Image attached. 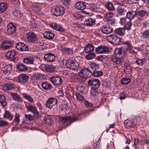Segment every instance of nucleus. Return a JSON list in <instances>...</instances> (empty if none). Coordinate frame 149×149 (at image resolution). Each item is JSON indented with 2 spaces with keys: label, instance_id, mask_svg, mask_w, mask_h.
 I'll return each mask as SVG.
<instances>
[{
  "label": "nucleus",
  "instance_id": "obj_62",
  "mask_svg": "<svg viewBox=\"0 0 149 149\" xmlns=\"http://www.w3.org/2000/svg\"><path fill=\"white\" fill-rule=\"evenodd\" d=\"M86 58L88 60L92 59L93 58V53H91L88 54L86 56Z\"/></svg>",
  "mask_w": 149,
  "mask_h": 149
},
{
  "label": "nucleus",
  "instance_id": "obj_11",
  "mask_svg": "<svg viewBox=\"0 0 149 149\" xmlns=\"http://www.w3.org/2000/svg\"><path fill=\"white\" fill-rule=\"evenodd\" d=\"M29 78V77L27 75L24 74H22L18 77L17 81L19 83L24 84L27 81Z\"/></svg>",
  "mask_w": 149,
  "mask_h": 149
},
{
  "label": "nucleus",
  "instance_id": "obj_46",
  "mask_svg": "<svg viewBox=\"0 0 149 149\" xmlns=\"http://www.w3.org/2000/svg\"><path fill=\"white\" fill-rule=\"evenodd\" d=\"M45 69L47 71L52 72L54 70L55 68L53 65H48L46 66Z\"/></svg>",
  "mask_w": 149,
  "mask_h": 149
},
{
  "label": "nucleus",
  "instance_id": "obj_40",
  "mask_svg": "<svg viewBox=\"0 0 149 149\" xmlns=\"http://www.w3.org/2000/svg\"><path fill=\"white\" fill-rule=\"evenodd\" d=\"M62 50L63 54H67L71 55L73 53L72 50L69 48H64Z\"/></svg>",
  "mask_w": 149,
  "mask_h": 149
},
{
  "label": "nucleus",
  "instance_id": "obj_21",
  "mask_svg": "<svg viewBox=\"0 0 149 149\" xmlns=\"http://www.w3.org/2000/svg\"><path fill=\"white\" fill-rule=\"evenodd\" d=\"M111 60L113 63L118 65L120 64L122 62L121 59L116 55L111 57Z\"/></svg>",
  "mask_w": 149,
  "mask_h": 149
},
{
  "label": "nucleus",
  "instance_id": "obj_15",
  "mask_svg": "<svg viewBox=\"0 0 149 149\" xmlns=\"http://www.w3.org/2000/svg\"><path fill=\"white\" fill-rule=\"evenodd\" d=\"M7 27V31L9 34H13L15 32L16 30V27L12 23L9 24Z\"/></svg>",
  "mask_w": 149,
  "mask_h": 149
},
{
  "label": "nucleus",
  "instance_id": "obj_12",
  "mask_svg": "<svg viewBox=\"0 0 149 149\" xmlns=\"http://www.w3.org/2000/svg\"><path fill=\"white\" fill-rule=\"evenodd\" d=\"M44 57L46 61L49 62H53L55 59V56L52 53L46 54Z\"/></svg>",
  "mask_w": 149,
  "mask_h": 149
},
{
  "label": "nucleus",
  "instance_id": "obj_50",
  "mask_svg": "<svg viewBox=\"0 0 149 149\" xmlns=\"http://www.w3.org/2000/svg\"><path fill=\"white\" fill-rule=\"evenodd\" d=\"M130 81L129 78H123L121 80V83L123 84H127Z\"/></svg>",
  "mask_w": 149,
  "mask_h": 149
},
{
  "label": "nucleus",
  "instance_id": "obj_39",
  "mask_svg": "<svg viewBox=\"0 0 149 149\" xmlns=\"http://www.w3.org/2000/svg\"><path fill=\"white\" fill-rule=\"evenodd\" d=\"M105 6L108 10H113L115 9L113 4L110 2H107L105 3Z\"/></svg>",
  "mask_w": 149,
  "mask_h": 149
},
{
  "label": "nucleus",
  "instance_id": "obj_9",
  "mask_svg": "<svg viewBox=\"0 0 149 149\" xmlns=\"http://www.w3.org/2000/svg\"><path fill=\"white\" fill-rule=\"evenodd\" d=\"M50 79L52 83L55 85H59L62 83V80L60 77H52Z\"/></svg>",
  "mask_w": 149,
  "mask_h": 149
},
{
  "label": "nucleus",
  "instance_id": "obj_48",
  "mask_svg": "<svg viewBox=\"0 0 149 149\" xmlns=\"http://www.w3.org/2000/svg\"><path fill=\"white\" fill-rule=\"evenodd\" d=\"M13 14L14 15L18 18L21 17L22 15L20 12L17 10H15L13 12Z\"/></svg>",
  "mask_w": 149,
  "mask_h": 149
},
{
  "label": "nucleus",
  "instance_id": "obj_25",
  "mask_svg": "<svg viewBox=\"0 0 149 149\" xmlns=\"http://www.w3.org/2000/svg\"><path fill=\"white\" fill-rule=\"evenodd\" d=\"M124 124L127 127H134L135 126V123L132 120H125Z\"/></svg>",
  "mask_w": 149,
  "mask_h": 149
},
{
  "label": "nucleus",
  "instance_id": "obj_31",
  "mask_svg": "<svg viewBox=\"0 0 149 149\" xmlns=\"http://www.w3.org/2000/svg\"><path fill=\"white\" fill-rule=\"evenodd\" d=\"M11 95L13 98L14 100L19 102L22 101V98L17 93H12Z\"/></svg>",
  "mask_w": 149,
  "mask_h": 149
},
{
  "label": "nucleus",
  "instance_id": "obj_61",
  "mask_svg": "<svg viewBox=\"0 0 149 149\" xmlns=\"http://www.w3.org/2000/svg\"><path fill=\"white\" fill-rule=\"evenodd\" d=\"M100 141L98 140L97 142L94 144V149H99Z\"/></svg>",
  "mask_w": 149,
  "mask_h": 149
},
{
  "label": "nucleus",
  "instance_id": "obj_36",
  "mask_svg": "<svg viewBox=\"0 0 149 149\" xmlns=\"http://www.w3.org/2000/svg\"><path fill=\"white\" fill-rule=\"evenodd\" d=\"M142 37L145 39L149 38V28L144 30L142 33Z\"/></svg>",
  "mask_w": 149,
  "mask_h": 149
},
{
  "label": "nucleus",
  "instance_id": "obj_2",
  "mask_svg": "<svg viewBox=\"0 0 149 149\" xmlns=\"http://www.w3.org/2000/svg\"><path fill=\"white\" fill-rule=\"evenodd\" d=\"M65 65L68 68L73 70L77 69L79 66V63L75 60H68L66 62Z\"/></svg>",
  "mask_w": 149,
  "mask_h": 149
},
{
  "label": "nucleus",
  "instance_id": "obj_52",
  "mask_svg": "<svg viewBox=\"0 0 149 149\" xmlns=\"http://www.w3.org/2000/svg\"><path fill=\"white\" fill-rule=\"evenodd\" d=\"M102 74V72L101 71H98L95 70L94 71V76L98 77H100Z\"/></svg>",
  "mask_w": 149,
  "mask_h": 149
},
{
  "label": "nucleus",
  "instance_id": "obj_13",
  "mask_svg": "<svg viewBox=\"0 0 149 149\" xmlns=\"http://www.w3.org/2000/svg\"><path fill=\"white\" fill-rule=\"evenodd\" d=\"M95 51L97 53L101 54L108 52L109 49L107 46H100L96 48Z\"/></svg>",
  "mask_w": 149,
  "mask_h": 149
},
{
  "label": "nucleus",
  "instance_id": "obj_38",
  "mask_svg": "<svg viewBox=\"0 0 149 149\" xmlns=\"http://www.w3.org/2000/svg\"><path fill=\"white\" fill-rule=\"evenodd\" d=\"M3 117L10 120H12L13 118V116L8 111L6 110L3 114Z\"/></svg>",
  "mask_w": 149,
  "mask_h": 149
},
{
  "label": "nucleus",
  "instance_id": "obj_64",
  "mask_svg": "<svg viewBox=\"0 0 149 149\" xmlns=\"http://www.w3.org/2000/svg\"><path fill=\"white\" fill-rule=\"evenodd\" d=\"M127 19L126 18H122L120 19V23L122 25H124V24L127 22Z\"/></svg>",
  "mask_w": 149,
  "mask_h": 149
},
{
  "label": "nucleus",
  "instance_id": "obj_63",
  "mask_svg": "<svg viewBox=\"0 0 149 149\" xmlns=\"http://www.w3.org/2000/svg\"><path fill=\"white\" fill-rule=\"evenodd\" d=\"M141 140L143 142V144L146 143L148 144L149 143V138L148 137L142 138Z\"/></svg>",
  "mask_w": 149,
  "mask_h": 149
},
{
  "label": "nucleus",
  "instance_id": "obj_8",
  "mask_svg": "<svg viewBox=\"0 0 149 149\" xmlns=\"http://www.w3.org/2000/svg\"><path fill=\"white\" fill-rule=\"evenodd\" d=\"M114 54L122 59L125 58L127 55L126 52L120 48L115 49Z\"/></svg>",
  "mask_w": 149,
  "mask_h": 149
},
{
  "label": "nucleus",
  "instance_id": "obj_32",
  "mask_svg": "<svg viewBox=\"0 0 149 149\" xmlns=\"http://www.w3.org/2000/svg\"><path fill=\"white\" fill-rule=\"evenodd\" d=\"M0 104L3 107H4L7 105L6 98L3 95H0Z\"/></svg>",
  "mask_w": 149,
  "mask_h": 149
},
{
  "label": "nucleus",
  "instance_id": "obj_4",
  "mask_svg": "<svg viewBox=\"0 0 149 149\" xmlns=\"http://www.w3.org/2000/svg\"><path fill=\"white\" fill-rule=\"evenodd\" d=\"M79 74L81 77L86 79L91 77L92 72L88 69L84 68L80 71Z\"/></svg>",
  "mask_w": 149,
  "mask_h": 149
},
{
  "label": "nucleus",
  "instance_id": "obj_45",
  "mask_svg": "<svg viewBox=\"0 0 149 149\" xmlns=\"http://www.w3.org/2000/svg\"><path fill=\"white\" fill-rule=\"evenodd\" d=\"M17 69L19 71H25L27 69L24 65L22 64L17 65Z\"/></svg>",
  "mask_w": 149,
  "mask_h": 149
},
{
  "label": "nucleus",
  "instance_id": "obj_30",
  "mask_svg": "<svg viewBox=\"0 0 149 149\" xmlns=\"http://www.w3.org/2000/svg\"><path fill=\"white\" fill-rule=\"evenodd\" d=\"M12 69V66L10 65H8L5 66L3 69V71L6 74H9Z\"/></svg>",
  "mask_w": 149,
  "mask_h": 149
},
{
  "label": "nucleus",
  "instance_id": "obj_37",
  "mask_svg": "<svg viewBox=\"0 0 149 149\" xmlns=\"http://www.w3.org/2000/svg\"><path fill=\"white\" fill-rule=\"evenodd\" d=\"M124 70L126 74H130L132 71L130 66L128 64L125 65L124 66Z\"/></svg>",
  "mask_w": 149,
  "mask_h": 149
},
{
  "label": "nucleus",
  "instance_id": "obj_47",
  "mask_svg": "<svg viewBox=\"0 0 149 149\" xmlns=\"http://www.w3.org/2000/svg\"><path fill=\"white\" fill-rule=\"evenodd\" d=\"M114 15V13L110 12L107 13H106L105 15V18L107 21L111 19V18Z\"/></svg>",
  "mask_w": 149,
  "mask_h": 149
},
{
  "label": "nucleus",
  "instance_id": "obj_1",
  "mask_svg": "<svg viewBox=\"0 0 149 149\" xmlns=\"http://www.w3.org/2000/svg\"><path fill=\"white\" fill-rule=\"evenodd\" d=\"M106 39L109 42L113 44H118L120 42V38L114 34L107 36L106 37Z\"/></svg>",
  "mask_w": 149,
  "mask_h": 149
},
{
  "label": "nucleus",
  "instance_id": "obj_5",
  "mask_svg": "<svg viewBox=\"0 0 149 149\" xmlns=\"http://www.w3.org/2000/svg\"><path fill=\"white\" fill-rule=\"evenodd\" d=\"M26 37L29 42L33 43L37 40V36L36 34L32 32H29L26 35Z\"/></svg>",
  "mask_w": 149,
  "mask_h": 149
},
{
  "label": "nucleus",
  "instance_id": "obj_3",
  "mask_svg": "<svg viewBox=\"0 0 149 149\" xmlns=\"http://www.w3.org/2000/svg\"><path fill=\"white\" fill-rule=\"evenodd\" d=\"M64 12V8L62 6L56 7L55 8L52 9L51 10L52 14L56 16L63 15Z\"/></svg>",
  "mask_w": 149,
  "mask_h": 149
},
{
  "label": "nucleus",
  "instance_id": "obj_57",
  "mask_svg": "<svg viewBox=\"0 0 149 149\" xmlns=\"http://www.w3.org/2000/svg\"><path fill=\"white\" fill-rule=\"evenodd\" d=\"M135 62L139 65H142L145 63V61L144 59H138L135 61Z\"/></svg>",
  "mask_w": 149,
  "mask_h": 149
},
{
  "label": "nucleus",
  "instance_id": "obj_17",
  "mask_svg": "<svg viewBox=\"0 0 149 149\" xmlns=\"http://www.w3.org/2000/svg\"><path fill=\"white\" fill-rule=\"evenodd\" d=\"M147 12L143 10H141L136 12V16L139 20H141L147 14Z\"/></svg>",
  "mask_w": 149,
  "mask_h": 149
},
{
  "label": "nucleus",
  "instance_id": "obj_34",
  "mask_svg": "<svg viewBox=\"0 0 149 149\" xmlns=\"http://www.w3.org/2000/svg\"><path fill=\"white\" fill-rule=\"evenodd\" d=\"M34 58L32 57H26L24 58V62L26 64H32L34 61Z\"/></svg>",
  "mask_w": 149,
  "mask_h": 149
},
{
  "label": "nucleus",
  "instance_id": "obj_53",
  "mask_svg": "<svg viewBox=\"0 0 149 149\" xmlns=\"http://www.w3.org/2000/svg\"><path fill=\"white\" fill-rule=\"evenodd\" d=\"M124 24H125L124 26L125 27V29H126L127 30L129 29L130 27L132 25L131 21L130 20L129 21H127V22H126Z\"/></svg>",
  "mask_w": 149,
  "mask_h": 149
},
{
  "label": "nucleus",
  "instance_id": "obj_7",
  "mask_svg": "<svg viewBox=\"0 0 149 149\" xmlns=\"http://www.w3.org/2000/svg\"><path fill=\"white\" fill-rule=\"evenodd\" d=\"M57 103V100L54 98L51 97L49 98L46 102L45 105L46 107L49 109L52 108L54 106L56 105Z\"/></svg>",
  "mask_w": 149,
  "mask_h": 149
},
{
  "label": "nucleus",
  "instance_id": "obj_29",
  "mask_svg": "<svg viewBox=\"0 0 149 149\" xmlns=\"http://www.w3.org/2000/svg\"><path fill=\"white\" fill-rule=\"evenodd\" d=\"M136 12L134 11H129L126 13L127 17L130 21L133 19L136 16Z\"/></svg>",
  "mask_w": 149,
  "mask_h": 149
},
{
  "label": "nucleus",
  "instance_id": "obj_16",
  "mask_svg": "<svg viewBox=\"0 0 149 149\" xmlns=\"http://www.w3.org/2000/svg\"><path fill=\"white\" fill-rule=\"evenodd\" d=\"M112 29L109 24L103 26L102 29V31L103 33L108 34L112 32Z\"/></svg>",
  "mask_w": 149,
  "mask_h": 149
},
{
  "label": "nucleus",
  "instance_id": "obj_55",
  "mask_svg": "<svg viewBox=\"0 0 149 149\" xmlns=\"http://www.w3.org/2000/svg\"><path fill=\"white\" fill-rule=\"evenodd\" d=\"M45 123L47 125H50L52 123V121L50 118H46L45 121Z\"/></svg>",
  "mask_w": 149,
  "mask_h": 149
},
{
  "label": "nucleus",
  "instance_id": "obj_19",
  "mask_svg": "<svg viewBox=\"0 0 149 149\" xmlns=\"http://www.w3.org/2000/svg\"><path fill=\"white\" fill-rule=\"evenodd\" d=\"M75 7L77 10H82L86 7L85 3L83 2H77L75 4Z\"/></svg>",
  "mask_w": 149,
  "mask_h": 149
},
{
  "label": "nucleus",
  "instance_id": "obj_14",
  "mask_svg": "<svg viewBox=\"0 0 149 149\" xmlns=\"http://www.w3.org/2000/svg\"><path fill=\"white\" fill-rule=\"evenodd\" d=\"M16 47L19 50L21 51H28L29 48L28 47L22 42H20L17 44Z\"/></svg>",
  "mask_w": 149,
  "mask_h": 149
},
{
  "label": "nucleus",
  "instance_id": "obj_18",
  "mask_svg": "<svg viewBox=\"0 0 149 149\" xmlns=\"http://www.w3.org/2000/svg\"><path fill=\"white\" fill-rule=\"evenodd\" d=\"M26 109L28 111L32 112L35 116H38L39 112L37 111L36 108L35 107L30 105L27 106Z\"/></svg>",
  "mask_w": 149,
  "mask_h": 149
},
{
  "label": "nucleus",
  "instance_id": "obj_44",
  "mask_svg": "<svg viewBox=\"0 0 149 149\" xmlns=\"http://www.w3.org/2000/svg\"><path fill=\"white\" fill-rule=\"evenodd\" d=\"M100 85L99 80L97 79H94V89H97Z\"/></svg>",
  "mask_w": 149,
  "mask_h": 149
},
{
  "label": "nucleus",
  "instance_id": "obj_23",
  "mask_svg": "<svg viewBox=\"0 0 149 149\" xmlns=\"http://www.w3.org/2000/svg\"><path fill=\"white\" fill-rule=\"evenodd\" d=\"M41 86L44 89L46 90H50L52 87V85L51 84L47 81L42 82L41 84Z\"/></svg>",
  "mask_w": 149,
  "mask_h": 149
},
{
  "label": "nucleus",
  "instance_id": "obj_28",
  "mask_svg": "<svg viewBox=\"0 0 149 149\" xmlns=\"http://www.w3.org/2000/svg\"><path fill=\"white\" fill-rule=\"evenodd\" d=\"M125 28L119 27L116 29L115 30V32L119 36H123L125 34Z\"/></svg>",
  "mask_w": 149,
  "mask_h": 149
},
{
  "label": "nucleus",
  "instance_id": "obj_35",
  "mask_svg": "<svg viewBox=\"0 0 149 149\" xmlns=\"http://www.w3.org/2000/svg\"><path fill=\"white\" fill-rule=\"evenodd\" d=\"M84 49L86 53H92L93 51V46L88 44L85 47Z\"/></svg>",
  "mask_w": 149,
  "mask_h": 149
},
{
  "label": "nucleus",
  "instance_id": "obj_41",
  "mask_svg": "<svg viewBox=\"0 0 149 149\" xmlns=\"http://www.w3.org/2000/svg\"><path fill=\"white\" fill-rule=\"evenodd\" d=\"M22 95L23 98L27 100L29 102H33V99L31 96L25 93H22Z\"/></svg>",
  "mask_w": 149,
  "mask_h": 149
},
{
  "label": "nucleus",
  "instance_id": "obj_33",
  "mask_svg": "<svg viewBox=\"0 0 149 149\" xmlns=\"http://www.w3.org/2000/svg\"><path fill=\"white\" fill-rule=\"evenodd\" d=\"M8 5L5 3L1 2L0 3V13L4 12L7 9Z\"/></svg>",
  "mask_w": 149,
  "mask_h": 149
},
{
  "label": "nucleus",
  "instance_id": "obj_59",
  "mask_svg": "<svg viewBox=\"0 0 149 149\" xmlns=\"http://www.w3.org/2000/svg\"><path fill=\"white\" fill-rule=\"evenodd\" d=\"M77 88L79 92L82 93L85 88V87L82 85H79L77 87Z\"/></svg>",
  "mask_w": 149,
  "mask_h": 149
},
{
  "label": "nucleus",
  "instance_id": "obj_60",
  "mask_svg": "<svg viewBox=\"0 0 149 149\" xmlns=\"http://www.w3.org/2000/svg\"><path fill=\"white\" fill-rule=\"evenodd\" d=\"M8 125V122L0 119V126H5Z\"/></svg>",
  "mask_w": 149,
  "mask_h": 149
},
{
  "label": "nucleus",
  "instance_id": "obj_26",
  "mask_svg": "<svg viewBox=\"0 0 149 149\" xmlns=\"http://www.w3.org/2000/svg\"><path fill=\"white\" fill-rule=\"evenodd\" d=\"M11 43L8 41H5L2 42L1 44V48L4 49L9 48L11 46Z\"/></svg>",
  "mask_w": 149,
  "mask_h": 149
},
{
  "label": "nucleus",
  "instance_id": "obj_42",
  "mask_svg": "<svg viewBox=\"0 0 149 149\" xmlns=\"http://www.w3.org/2000/svg\"><path fill=\"white\" fill-rule=\"evenodd\" d=\"M84 24L87 26H91L93 24V20L91 18L87 19L84 21Z\"/></svg>",
  "mask_w": 149,
  "mask_h": 149
},
{
  "label": "nucleus",
  "instance_id": "obj_58",
  "mask_svg": "<svg viewBox=\"0 0 149 149\" xmlns=\"http://www.w3.org/2000/svg\"><path fill=\"white\" fill-rule=\"evenodd\" d=\"M76 99L78 100L82 101L84 99V97L83 96L78 93L75 94Z\"/></svg>",
  "mask_w": 149,
  "mask_h": 149
},
{
  "label": "nucleus",
  "instance_id": "obj_51",
  "mask_svg": "<svg viewBox=\"0 0 149 149\" xmlns=\"http://www.w3.org/2000/svg\"><path fill=\"white\" fill-rule=\"evenodd\" d=\"M31 28L34 29L36 28L37 26V24L36 23V21L34 20L30 21L29 24Z\"/></svg>",
  "mask_w": 149,
  "mask_h": 149
},
{
  "label": "nucleus",
  "instance_id": "obj_43",
  "mask_svg": "<svg viewBox=\"0 0 149 149\" xmlns=\"http://www.w3.org/2000/svg\"><path fill=\"white\" fill-rule=\"evenodd\" d=\"M116 10L118 13L120 15H122L125 14L126 12V10L119 7L117 8Z\"/></svg>",
  "mask_w": 149,
  "mask_h": 149
},
{
  "label": "nucleus",
  "instance_id": "obj_54",
  "mask_svg": "<svg viewBox=\"0 0 149 149\" xmlns=\"http://www.w3.org/2000/svg\"><path fill=\"white\" fill-rule=\"evenodd\" d=\"M20 116L19 114L16 113L15 115V118L13 120V121H15L17 124H18L20 120L19 119Z\"/></svg>",
  "mask_w": 149,
  "mask_h": 149
},
{
  "label": "nucleus",
  "instance_id": "obj_56",
  "mask_svg": "<svg viewBox=\"0 0 149 149\" xmlns=\"http://www.w3.org/2000/svg\"><path fill=\"white\" fill-rule=\"evenodd\" d=\"M88 85H89V86H90L91 87H89V88H91V91L90 92L91 93L92 95L93 94V87L92 85L93 84V80H90L88 81Z\"/></svg>",
  "mask_w": 149,
  "mask_h": 149
},
{
  "label": "nucleus",
  "instance_id": "obj_49",
  "mask_svg": "<svg viewBox=\"0 0 149 149\" xmlns=\"http://www.w3.org/2000/svg\"><path fill=\"white\" fill-rule=\"evenodd\" d=\"M25 120H24L23 122L25 123H26V121H31L33 119V117L30 114H25L24 115Z\"/></svg>",
  "mask_w": 149,
  "mask_h": 149
},
{
  "label": "nucleus",
  "instance_id": "obj_20",
  "mask_svg": "<svg viewBox=\"0 0 149 149\" xmlns=\"http://www.w3.org/2000/svg\"><path fill=\"white\" fill-rule=\"evenodd\" d=\"M16 87L15 84L13 83H8L5 84L3 86V89L5 90H11L15 89Z\"/></svg>",
  "mask_w": 149,
  "mask_h": 149
},
{
  "label": "nucleus",
  "instance_id": "obj_24",
  "mask_svg": "<svg viewBox=\"0 0 149 149\" xmlns=\"http://www.w3.org/2000/svg\"><path fill=\"white\" fill-rule=\"evenodd\" d=\"M45 38L49 40L53 39L54 36V34L51 31H47L45 32L43 34Z\"/></svg>",
  "mask_w": 149,
  "mask_h": 149
},
{
  "label": "nucleus",
  "instance_id": "obj_10",
  "mask_svg": "<svg viewBox=\"0 0 149 149\" xmlns=\"http://www.w3.org/2000/svg\"><path fill=\"white\" fill-rule=\"evenodd\" d=\"M44 74H42L38 73H35L33 74L31 77L32 80H34L35 81L34 84L33 82V84H35L36 81L37 82V80H40L43 79L44 78Z\"/></svg>",
  "mask_w": 149,
  "mask_h": 149
},
{
  "label": "nucleus",
  "instance_id": "obj_22",
  "mask_svg": "<svg viewBox=\"0 0 149 149\" xmlns=\"http://www.w3.org/2000/svg\"><path fill=\"white\" fill-rule=\"evenodd\" d=\"M16 54V52L14 50L8 52L6 53V56L7 57L13 60H14L15 59Z\"/></svg>",
  "mask_w": 149,
  "mask_h": 149
},
{
  "label": "nucleus",
  "instance_id": "obj_6",
  "mask_svg": "<svg viewBox=\"0 0 149 149\" xmlns=\"http://www.w3.org/2000/svg\"><path fill=\"white\" fill-rule=\"evenodd\" d=\"M60 121L63 123L66 122H69L68 125H70L73 122L78 120V118L76 117L72 118L70 116H65L60 118Z\"/></svg>",
  "mask_w": 149,
  "mask_h": 149
},
{
  "label": "nucleus",
  "instance_id": "obj_27",
  "mask_svg": "<svg viewBox=\"0 0 149 149\" xmlns=\"http://www.w3.org/2000/svg\"><path fill=\"white\" fill-rule=\"evenodd\" d=\"M50 26L55 30L61 31L63 30L62 28L60 25H58L55 23H52L49 24Z\"/></svg>",
  "mask_w": 149,
  "mask_h": 149
}]
</instances>
